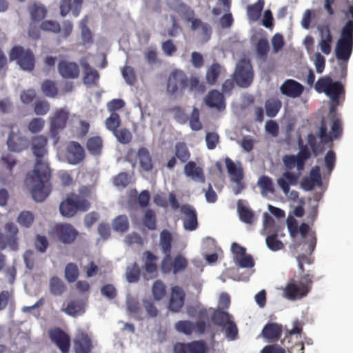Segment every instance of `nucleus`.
I'll return each mask as SVG.
<instances>
[{
    "mask_svg": "<svg viewBox=\"0 0 353 353\" xmlns=\"http://www.w3.org/2000/svg\"><path fill=\"white\" fill-rule=\"evenodd\" d=\"M283 326L277 323H268L262 330L261 335L268 341L278 340L282 334Z\"/></svg>",
    "mask_w": 353,
    "mask_h": 353,
    "instance_id": "26",
    "label": "nucleus"
},
{
    "mask_svg": "<svg viewBox=\"0 0 353 353\" xmlns=\"http://www.w3.org/2000/svg\"><path fill=\"white\" fill-rule=\"evenodd\" d=\"M41 89L46 96L54 98L58 94V89L55 83L51 80H46L41 85Z\"/></svg>",
    "mask_w": 353,
    "mask_h": 353,
    "instance_id": "51",
    "label": "nucleus"
},
{
    "mask_svg": "<svg viewBox=\"0 0 353 353\" xmlns=\"http://www.w3.org/2000/svg\"><path fill=\"white\" fill-rule=\"evenodd\" d=\"M92 344L89 336L83 332L79 334L74 341L75 353H90Z\"/></svg>",
    "mask_w": 353,
    "mask_h": 353,
    "instance_id": "25",
    "label": "nucleus"
},
{
    "mask_svg": "<svg viewBox=\"0 0 353 353\" xmlns=\"http://www.w3.org/2000/svg\"><path fill=\"white\" fill-rule=\"evenodd\" d=\"M90 208V203L87 199H76L68 197L64 199L59 205L61 214L67 218L74 216L78 211L85 212Z\"/></svg>",
    "mask_w": 353,
    "mask_h": 353,
    "instance_id": "9",
    "label": "nucleus"
},
{
    "mask_svg": "<svg viewBox=\"0 0 353 353\" xmlns=\"http://www.w3.org/2000/svg\"><path fill=\"white\" fill-rule=\"evenodd\" d=\"M58 71L64 79H74L79 77L80 70L77 63L61 60L58 63Z\"/></svg>",
    "mask_w": 353,
    "mask_h": 353,
    "instance_id": "21",
    "label": "nucleus"
},
{
    "mask_svg": "<svg viewBox=\"0 0 353 353\" xmlns=\"http://www.w3.org/2000/svg\"><path fill=\"white\" fill-rule=\"evenodd\" d=\"M105 123L106 128L114 133L119 130L118 128L121 123L119 114L117 112L111 113L110 116L106 119Z\"/></svg>",
    "mask_w": 353,
    "mask_h": 353,
    "instance_id": "45",
    "label": "nucleus"
},
{
    "mask_svg": "<svg viewBox=\"0 0 353 353\" xmlns=\"http://www.w3.org/2000/svg\"><path fill=\"white\" fill-rule=\"evenodd\" d=\"M264 7V1L259 0L255 3L248 6V15L251 21H256L261 17V12Z\"/></svg>",
    "mask_w": 353,
    "mask_h": 353,
    "instance_id": "37",
    "label": "nucleus"
},
{
    "mask_svg": "<svg viewBox=\"0 0 353 353\" xmlns=\"http://www.w3.org/2000/svg\"><path fill=\"white\" fill-rule=\"evenodd\" d=\"M232 321V316L228 312L216 310L212 315V323L218 326L225 327Z\"/></svg>",
    "mask_w": 353,
    "mask_h": 353,
    "instance_id": "33",
    "label": "nucleus"
},
{
    "mask_svg": "<svg viewBox=\"0 0 353 353\" xmlns=\"http://www.w3.org/2000/svg\"><path fill=\"white\" fill-rule=\"evenodd\" d=\"M193 326L194 323L188 320H183L176 322L174 325V328L178 332L190 336L193 333Z\"/></svg>",
    "mask_w": 353,
    "mask_h": 353,
    "instance_id": "48",
    "label": "nucleus"
},
{
    "mask_svg": "<svg viewBox=\"0 0 353 353\" xmlns=\"http://www.w3.org/2000/svg\"><path fill=\"white\" fill-rule=\"evenodd\" d=\"M34 220V217L33 214L29 211L21 212L17 218V221L19 225L26 228H28L32 225Z\"/></svg>",
    "mask_w": 353,
    "mask_h": 353,
    "instance_id": "54",
    "label": "nucleus"
},
{
    "mask_svg": "<svg viewBox=\"0 0 353 353\" xmlns=\"http://www.w3.org/2000/svg\"><path fill=\"white\" fill-rule=\"evenodd\" d=\"M53 232L56 238L64 244L73 243L79 234L72 225L68 223L56 225Z\"/></svg>",
    "mask_w": 353,
    "mask_h": 353,
    "instance_id": "13",
    "label": "nucleus"
},
{
    "mask_svg": "<svg viewBox=\"0 0 353 353\" xmlns=\"http://www.w3.org/2000/svg\"><path fill=\"white\" fill-rule=\"evenodd\" d=\"M143 223L150 230H154L157 228V216L153 210L148 209L145 212Z\"/></svg>",
    "mask_w": 353,
    "mask_h": 353,
    "instance_id": "42",
    "label": "nucleus"
},
{
    "mask_svg": "<svg viewBox=\"0 0 353 353\" xmlns=\"http://www.w3.org/2000/svg\"><path fill=\"white\" fill-rule=\"evenodd\" d=\"M181 212L184 215L183 223L185 230L188 231L195 230L198 227L196 210L192 206L186 204L181 207Z\"/></svg>",
    "mask_w": 353,
    "mask_h": 353,
    "instance_id": "20",
    "label": "nucleus"
},
{
    "mask_svg": "<svg viewBox=\"0 0 353 353\" xmlns=\"http://www.w3.org/2000/svg\"><path fill=\"white\" fill-rule=\"evenodd\" d=\"M281 108V102L277 99H268L265 101V108L266 114L270 118L276 117Z\"/></svg>",
    "mask_w": 353,
    "mask_h": 353,
    "instance_id": "40",
    "label": "nucleus"
},
{
    "mask_svg": "<svg viewBox=\"0 0 353 353\" xmlns=\"http://www.w3.org/2000/svg\"><path fill=\"white\" fill-rule=\"evenodd\" d=\"M143 255L145 256V263L142 268L144 270L143 276L147 280L154 279L157 276V263L159 258L150 251L144 252Z\"/></svg>",
    "mask_w": 353,
    "mask_h": 353,
    "instance_id": "18",
    "label": "nucleus"
},
{
    "mask_svg": "<svg viewBox=\"0 0 353 353\" xmlns=\"http://www.w3.org/2000/svg\"><path fill=\"white\" fill-rule=\"evenodd\" d=\"M184 174L193 181L204 183L205 177L201 168L196 165L194 161H188L184 166Z\"/></svg>",
    "mask_w": 353,
    "mask_h": 353,
    "instance_id": "24",
    "label": "nucleus"
},
{
    "mask_svg": "<svg viewBox=\"0 0 353 353\" xmlns=\"http://www.w3.org/2000/svg\"><path fill=\"white\" fill-rule=\"evenodd\" d=\"M254 72L250 61L241 59L236 64L234 73V80L236 83L242 88H248L252 83Z\"/></svg>",
    "mask_w": 353,
    "mask_h": 353,
    "instance_id": "8",
    "label": "nucleus"
},
{
    "mask_svg": "<svg viewBox=\"0 0 353 353\" xmlns=\"http://www.w3.org/2000/svg\"><path fill=\"white\" fill-rule=\"evenodd\" d=\"M125 160L134 168L139 163L140 169L144 172H150L153 169L152 159L149 150L145 147H141L137 151L130 149L128 151Z\"/></svg>",
    "mask_w": 353,
    "mask_h": 353,
    "instance_id": "5",
    "label": "nucleus"
},
{
    "mask_svg": "<svg viewBox=\"0 0 353 353\" xmlns=\"http://www.w3.org/2000/svg\"><path fill=\"white\" fill-rule=\"evenodd\" d=\"M296 156L299 159V170H302L304 168L305 161L311 157V152L307 145H301Z\"/></svg>",
    "mask_w": 353,
    "mask_h": 353,
    "instance_id": "55",
    "label": "nucleus"
},
{
    "mask_svg": "<svg viewBox=\"0 0 353 353\" xmlns=\"http://www.w3.org/2000/svg\"><path fill=\"white\" fill-rule=\"evenodd\" d=\"M205 104L211 108L219 110L225 108V99L223 93L217 90H210L205 99Z\"/></svg>",
    "mask_w": 353,
    "mask_h": 353,
    "instance_id": "23",
    "label": "nucleus"
},
{
    "mask_svg": "<svg viewBox=\"0 0 353 353\" xmlns=\"http://www.w3.org/2000/svg\"><path fill=\"white\" fill-rule=\"evenodd\" d=\"M88 152L92 155H99L103 148V140L99 136L90 137L86 143Z\"/></svg>",
    "mask_w": 353,
    "mask_h": 353,
    "instance_id": "32",
    "label": "nucleus"
},
{
    "mask_svg": "<svg viewBox=\"0 0 353 353\" xmlns=\"http://www.w3.org/2000/svg\"><path fill=\"white\" fill-rule=\"evenodd\" d=\"M190 126L194 131L200 130L202 128V124L199 121V110L196 108H194L191 113Z\"/></svg>",
    "mask_w": 353,
    "mask_h": 353,
    "instance_id": "63",
    "label": "nucleus"
},
{
    "mask_svg": "<svg viewBox=\"0 0 353 353\" xmlns=\"http://www.w3.org/2000/svg\"><path fill=\"white\" fill-rule=\"evenodd\" d=\"M343 133V126L340 119L334 117L332 119L331 124L330 134L327 133V128L325 123L323 121L319 128L318 134L319 138L323 143H328L332 141L333 139H339Z\"/></svg>",
    "mask_w": 353,
    "mask_h": 353,
    "instance_id": "11",
    "label": "nucleus"
},
{
    "mask_svg": "<svg viewBox=\"0 0 353 353\" xmlns=\"http://www.w3.org/2000/svg\"><path fill=\"white\" fill-rule=\"evenodd\" d=\"M175 157L181 163H188L190 158V152L184 142H177L174 146Z\"/></svg>",
    "mask_w": 353,
    "mask_h": 353,
    "instance_id": "35",
    "label": "nucleus"
},
{
    "mask_svg": "<svg viewBox=\"0 0 353 353\" xmlns=\"http://www.w3.org/2000/svg\"><path fill=\"white\" fill-rule=\"evenodd\" d=\"M5 232H0V250L10 248L12 250L18 249L19 232L17 225L12 222H8L4 225Z\"/></svg>",
    "mask_w": 353,
    "mask_h": 353,
    "instance_id": "10",
    "label": "nucleus"
},
{
    "mask_svg": "<svg viewBox=\"0 0 353 353\" xmlns=\"http://www.w3.org/2000/svg\"><path fill=\"white\" fill-rule=\"evenodd\" d=\"M347 22L341 30L340 37L335 47V55L337 59L348 61L353 50V5L343 10Z\"/></svg>",
    "mask_w": 353,
    "mask_h": 353,
    "instance_id": "2",
    "label": "nucleus"
},
{
    "mask_svg": "<svg viewBox=\"0 0 353 353\" xmlns=\"http://www.w3.org/2000/svg\"><path fill=\"white\" fill-rule=\"evenodd\" d=\"M208 345L205 341H193L187 343H176L174 347V353H207Z\"/></svg>",
    "mask_w": 353,
    "mask_h": 353,
    "instance_id": "14",
    "label": "nucleus"
},
{
    "mask_svg": "<svg viewBox=\"0 0 353 353\" xmlns=\"http://www.w3.org/2000/svg\"><path fill=\"white\" fill-rule=\"evenodd\" d=\"M188 262L185 256L181 254L176 256L173 259L174 274L183 271L186 269Z\"/></svg>",
    "mask_w": 353,
    "mask_h": 353,
    "instance_id": "58",
    "label": "nucleus"
},
{
    "mask_svg": "<svg viewBox=\"0 0 353 353\" xmlns=\"http://www.w3.org/2000/svg\"><path fill=\"white\" fill-rule=\"evenodd\" d=\"M69 112L63 108L56 110L49 117V134L56 144L59 141V134L67 126Z\"/></svg>",
    "mask_w": 353,
    "mask_h": 353,
    "instance_id": "6",
    "label": "nucleus"
},
{
    "mask_svg": "<svg viewBox=\"0 0 353 353\" xmlns=\"http://www.w3.org/2000/svg\"><path fill=\"white\" fill-rule=\"evenodd\" d=\"M16 158L10 154H3L0 158V164L12 175V169L17 165Z\"/></svg>",
    "mask_w": 353,
    "mask_h": 353,
    "instance_id": "49",
    "label": "nucleus"
},
{
    "mask_svg": "<svg viewBox=\"0 0 353 353\" xmlns=\"http://www.w3.org/2000/svg\"><path fill=\"white\" fill-rule=\"evenodd\" d=\"M40 29L45 32H50L55 34L61 32L59 23L53 20H45L42 21Z\"/></svg>",
    "mask_w": 353,
    "mask_h": 353,
    "instance_id": "56",
    "label": "nucleus"
},
{
    "mask_svg": "<svg viewBox=\"0 0 353 353\" xmlns=\"http://www.w3.org/2000/svg\"><path fill=\"white\" fill-rule=\"evenodd\" d=\"M318 30L320 34L318 46L324 54L328 55L332 52V43L333 40L330 29L327 25H323L318 26Z\"/></svg>",
    "mask_w": 353,
    "mask_h": 353,
    "instance_id": "19",
    "label": "nucleus"
},
{
    "mask_svg": "<svg viewBox=\"0 0 353 353\" xmlns=\"http://www.w3.org/2000/svg\"><path fill=\"white\" fill-rule=\"evenodd\" d=\"M45 121L42 118H34L28 125V130L32 134L40 132L44 128Z\"/></svg>",
    "mask_w": 353,
    "mask_h": 353,
    "instance_id": "59",
    "label": "nucleus"
},
{
    "mask_svg": "<svg viewBox=\"0 0 353 353\" xmlns=\"http://www.w3.org/2000/svg\"><path fill=\"white\" fill-rule=\"evenodd\" d=\"M314 276L309 274L303 275L299 281L291 279L283 291V296L290 301L301 299L310 292Z\"/></svg>",
    "mask_w": 353,
    "mask_h": 353,
    "instance_id": "3",
    "label": "nucleus"
},
{
    "mask_svg": "<svg viewBox=\"0 0 353 353\" xmlns=\"http://www.w3.org/2000/svg\"><path fill=\"white\" fill-rule=\"evenodd\" d=\"M165 256L161 261V269L163 273L168 274L171 272L174 273L173 260L171 253H164Z\"/></svg>",
    "mask_w": 353,
    "mask_h": 353,
    "instance_id": "64",
    "label": "nucleus"
},
{
    "mask_svg": "<svg viewBox=\"0 0 353 353\" xmlns=\"http://www.w3.org/2000/svg\"><path fill=\"white\" fill-rule=\"evenodd\" d=\"M283 95L291 98L299 97L304 91V86L294 79H287L280 87Z\"/></svg>",
    "mask_w": 353,
    "mask_h": 353,
    "instance_id": "22",
    "label": "nucleus"
},
{
    "mask_svg": "<svg viewBox=\"0 0 353 353\" xmlns=\"http://www.w3.org/2000/svg\"><path fill=\"white\" fill-rule=\"evenodd\" d=\"M144 57L148 61V63L150 65L153 64H161V61L158 58L157 50L156 47H150L145 50L144 52Z\"/></svg>",
    "mask_w": 353,
    "mask_h": 353,
    "instance_id": "61",
    "label": "nucleus"
},
{
    "mask_svg": "<svg viewBox=\"0 0 353 353\" xmlns=\"http://www.w3.org/2000/svg\"><path fill=\"white\" fill-rule=\"evenodd\" d=\"M62 310L67 314L75 316L83 310V303L80 300H72Z\"/></svg>",
    "mask_w": 353,
    "mask_h": 353,
    "instance_id": "39",
    "label": "nucleus"
},
{
    "mask_svg": "<svg viewBox=\"0 0 353 353\" xmlns=\"http://www.w3.org/2000/svg\"><path fill=\"white\" fill-rule=\"evenodd\" d=\"M79 276V269L75 263H70L65 268V277L68 282H74Z\"/></svg>",
    "mask_w": 353,
    "mask_h": 353,
    "instance_id": "53",
    "label": "nucleus"
},
{
    "mask_svg": "<svg viewBox=\"0 0 353 353\" xmlns=\"http://www.w3.org/2000/svg\"><path fill=\"white\" fill-rule=\"evenodd\" d=\"M84 77L83 79V83L85 85H96L99 79V74L95 69H92L88 71H85Z\"/></svg>",
    "mask_w": 353,
    "mask_h": 353,
    "instance_id": "60",
    "label": "nucleus"
},
{
    "mask_svg": "<svg viewBox=\"0 0 353 353\" xmlns=\"http://www.w3.org/2000/svg\"><path fill=\"white\" fill-rule=\"evenodd\" d=\"M277 233L274 232L268 235L265 239L268 248L274 252L281 250L284 248L283 243L277 239Z\"/></svg>",
    "mask_w": 353,
    "mask_h": 353,
    "instance_id": "44",
    "label": "nucleus"
},
{
    "mask_svg": "<svg viewBox=\"0 0 353 353\" xmlns=\"http://www.w3.org/2000/svg\"><path fill=\"white\" fill-rule=\"evenodd\" d=\"M223 70V67L219 63H213L206 70L205 79L207 83L210 85H214Z\"/></svg>",
    "mask_w": 353,
    "mask_h": 353,
    "instance_id": "30",
    "label": "nucleus"
},
{
    "mask_svg": "<svg viewBox=\"0 0 353 353\" xmlns=\"http://www.w3.org/2000/svg\"><path fill=\"white\" fill-rule=\"evenodd\" d=\"M10 61H17L20 68L26 71L31 72L35 67V57L30 49H24L21 46H14L10 53Z\"/></svg>",
    "mask_w": 353,
    "mask_h": 353,
    "instance_id": "7",
    "label": "nucleus"
},
{
    "mask_svg": "<svg viewBox=\"0 0 353 353\" xmlns=\"http://www.w3.org/2000/svg\"><path fill=\"white\" fill-rule=\"evenodd\" d=\"M225 163L232 181L240 182V181H243V170L241 165L237 167L229 157L225 159Z\"/></svg>",
    "mask_w": 353,
    "mask_h": 353,
    "instance_id": "28",
    "label": "nucleus"
},
{
    "mask_svg": "<svg viewBox=\"0 0 353 353\" xmlns=\"http://www.w3.org/2000/svg\"><path fill=\"white\" fill-rule=\"evenodd\" d=\"M314 89L318 93H324L332 101L333 105L331 112L334 111L339 103V97L345 94V88L340 81H334L330 76L320 77L314 84Z\"/></svg>",
    "mask_w": 353,
    "mask_h": 353,
    "instance_id": "4",
    "label": "nucleus"
},
{
    "mask_svg": "<svg viewBox=\"0 0 353 353\" xmlns=\"http://www.w3.org/2000/svg\"><path fill=\"white\" fill-rule=\"evenodd\" d=\"M65 290V286L61 279L57 276H53L50 281V290L51 293L56 296L63 294Z\"/></svg>",
    "mask_w": 353,
    "mask_h": 353,
    "instance_id": "43",
    "label": "nucleus"
},
{
    "mask_svg": "<svg viewBox=\"0 0 353 353\" xmlns=\"http://www.w3.org/2000/svg\"><path fill=\"white\" fill-rule=\"evenodd\" d=\"M65 158L68 163L77 165L85 159L84 148L77 141H70L67 148Z\"/></svg>",
    "mask_w": 353,
    "mask_h": 353,
    "instance_id": "15",
    "label": "nucleus"
},
{
    "mask_svg": "<svg viewBox=\"0 0 353 353\" xmlns=\"http://www.w3.org/2000/svg\"><path fill=\"white\" fill-rule=\"evenodd\" d=\"M51 341L57 345L62 353H68L70 347V336L61 328L55 327L49 331Z\"/></svg>",
    "mask_w": 353,
    "mask_h": 353,
    "instance_id": "16",
    "label": "nucleus"
},
{
    "mask_svg": "<svg viewBox=\"0 0 353 353\" xmlns=\"http://www.w3.org/2000/svg\"><path fill=\"white\" fill-rule=\"evenodd\" d=\"M112 225L114 231L121 233L127 232L129 228L128 216L125 214L119 215L112 221Z\"/></svg>",
    "mask_w": 353,
    "mask_h": 353,
    "instance_id": "38",
    "label": "nucleus"
},
{
    "mask_svg": "<svg viewBox=\"0 0 353 353\" xmlns=\"http://www.w3.org/2000/svg\"><path fill=\"white\" fill-rule=\"evenodd\" d=\"M188 79L182 70H176L171 72L167 83V91L170 94H176L188 88Z\"/></svg>",
    "mask_w": 353,
    "mask_h": 353,
    "instance_id": "12",
    "label": "nucleus"
},
{
    "mask_svg": "<svg viewBox=\"0 0 353 353\" xmlns=\"http://www.w3.org/2000/svg\"><path fill=\"white\" fill-rule=\"evenodd\" d=\"M154 299L156 301L161 300L166 294V286L161 280L154 281L152 288Z\"/></svg>",
    "mask_w": 353,
    "mask_h": 353,
    "instance_id": "46",
    "label": "nucleus"
},
{
    "mask_svg": "<svg viewBox=\"0 0 353 353\" xmlns=\"http://www.w3.org/2000/svg\"><path fill=\"white\" fill-rule=\"evenodd\" d=\"M303 330L302 323L299 321L296 320L293 322V328L292 330H286V336L283 340L281 341V343L285 345V341L290 343V338L294 334H301Z\"/></svg>",
    "mask_w": 353,
    "mask_h": 353,
    "instance_id": "57",
    "label": "nucleus"
},
{
    "mask_svg": "<svg viewBox=\"0 0 353 353\" xmlns=\"http://www.w3.org/2000/svg\"><path fill=\"white\" fill-rule=\"evenodd\" d=\"M7 145L10 151L19 152L26 148V139L14 132H10L7 140Z\"/></svg>",
    "mask_w": 353,
    "mask_h": 353,
    "instance_id": "27",
    "label": "nucleus"
},
{
    "mask_svg": "<svg viewBox=\"0 0 353 353\" xmlns=\"http://www.w3.org/2000/svg\"><path fill=\"white\" fill-rule=\"evenodd\" d=\"M30 18L33 22H39L43 20L48 12L44 5L41 3H34L29 8Z\"/></svg>",
    "mask_w": 353,
    "mask_h": 353,
    "instance_id": "29",
    "label": "nucleus"
},
{
    "mask_svg": "<svg viewBox=\"0 0 353 353\" xmlns=\"http://www.w3.org/2000/svg\"><path fill=\"white\" fill-rule=\"evenodd\" d=\"M132 176L128 172H122L112 178L113 184L117 188H126L131 183Z\"/></svg>",
    "mask_w": 353,
    "mask_h": 353,
    "instance_id": "41",
    "label": "nucleus"
},
{
    "mask_svg": "<svg viewBox=\"0 0 353 353\" xmlns=\"http://www.w3.org/2000/svg\"><path fill=\"white\" fill-rule=\"evenodd\" d=\"M190 91H196L203 93L205 91L206 88L203 82H201L197 77H191L188 79V85Z\"/></svg>",
    "mask_w": 353,
    "mask_h": 353,
    "instance_id": "62",
    "label": "nucleus"
},
{
    "mask_svg": "<svg viewBox=\"0 0 353 353\" xmlns=\"http://www.w3.org/2000/svg\"><path fill=\"white\" fill-rule=\"evenodd\" d=\"M141 270L137 263H132L128 266L126 270V279L130 283L137 282L139 280Z\"/></svg>",
    "mask_w": 353,
    "mask_h": 353,
    "instance_id": "47",
    "label": "nucleus"
},
{
    "mask_svg": "<svg viewBox=\"0 0 353 353\" xmlns=\"http://www.w3.org/2000/svg\"><path fill=\"white\" fill-rule=\"evenodd\" d=\"M256 51L260 58H266L270 51L269 42L266 38H261L259 39L256 45Z\"/></svg>",
    "mask_w": 353,
    "mask_h": 353,
    "instance_id": "52",
    "label": "nucleus"
},
{
    "mask_svg": "<svg viewBox=\"0 0 353 353\" xmlns=\"http://www.w3.org/2000/svg\"><path fill=\"white\" fill-rule=\"evenodd\" d=\"M31 144L32 152L37 158L32 176L31 194L34 200L42 202L51 191L49 183L50 170L48 163L42 160L48 153V139L45 135L34 136L31 139Z\"/></svg>",
    "mask_w": 353,
    "mask_h": 353,
    "instance_id": "1",
    "label": "nucleus"
},
{
    "mask_svg": "<svg viewBox=\"0 0 353 353\" xmlns=\"http://www.w3.org/2000/svg\"><path fill=\"white\" fill-rule=\"evenodd\" d=\"M185 293L182 288L176 285L172 288L168 308L173 312H179L185 303Z\"/></svg>",
    "mask_w": 353,
    "mask_h": 353,
    "instance_id": "17",
    "label": "nucleus"
},
{
    "mask_svg": "<svg viewBox=\"0 0 353 353\" xmlns=\"http://www.w3.org/2000/svg\"><path fill=\"white\" fill-rule=\"evenodd\" d=\"M113 134L119 143L124 145L130 143L132 139V134L127 128L119 129L115 131Z\"/></svg>",
    "mask_w": 353,
    "mask_h": 353,
    "instance_id": "50",
    "label": "nucleus"
},
{
    "mask_svg": "<svg viewBox=\"0 0 353 353\" xmlns=\"http://www.w3.org/2000/svg\"><path fill=\"white\" fill-rule=\"evenodd\" d=\"M173 238L168 230H163L160 233L159 245L163 253H171Z\"/></svg>",
    "mask_w": 353,
    "mask_h": 353,
    "instance_id": "34",
    "label": "nucleus"
},
{
    "mask_svg": "<svg viewBox=\"0 0 353 353\" xmlns=\"http://www.w3.org/2000/svg\"><path fill=\"white\" fill-rule=\"evenodd\" d=\"M237 210L240 220L245 223L252 224L254 222V216L253 212L242 205L241 201L237 203Z\"/></svg>",
    "mask_w": 353,
    "mask_h": 353,
    "instance_id": "36",
    "label": "nucleus"
},
{
    "mask_svg": "<svg viewBox=\"0 0 353 353\" xmlns=\"http://www.w3.org/2000/svg\"><path fill=\"white\" fill-rule=\"evenodd\" d=\"M258 186L261 188V192L263 196L268 194H274L275 189L272 179L266 175L260 176L257 181Z\"/></svg>",
    "mask_w": 353,
    "mask_h": 353,
    "instance_id": "31",
    "label": "nucleus"
}]
</instances>
